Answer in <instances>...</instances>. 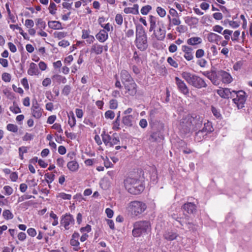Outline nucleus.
<instances>
[{"mask_svg": "<svg viewBox=\"0 0 252 252\" xmlns=\"http://www.w3.org/2000/svg\"><path fill=\"white\" fill-rule=\"evenodd\" d=\"M219 95L224 98H233V102L236 104L238 109L243 108L246 100V93L243 91H232L230 89L225 88L223 90L218 91Z\"/></svg>", "mask_w": 252, "mask_h": 252, "instance_id": "f257e3e1", "label": "nucleus"}, {"mask_svg": "<svg viewBox=\"0 0 252 252\" xmlns=\"http://www.w3.org/2000/svg\"><path fill=\"white\" fill-rule=\"evenodd\" d=\"M124 185L128 192L134 195L140 194L144 189L142 182L134 178H127L124 181Z\"/></svg>", "mask_w": 252, "mask_h": 252, "instance_id": "f03ea898", "label": "nucleus"}, {"mask_svg": "<svg viewBox=\"0 0 252 252\" xmlns=\"http://www.w3.org/2000/svg\"><path fill=\"white\" fill-rule=\"evenodd\" d=\"M181 76L189 85L195 88L201 89L207 87L204 80L195 74L184 71L182 73Z\"/></svg>", "mask_w": 252, "mask_h": 252, "instance_id": "7ed1b4c3", "label": "nucleus"}, {"mask_svg": "<svg viewBox=\"0 0 252 252\" xmlns=\"http://www.w3.org/2000/svg\"><path fill=\"white\" fill-rule=\"evenodd\" d=\"M132 234L134 237H138L148 234L151 231V224L149 220H138L133 223Z\"/></svg>", "mask_w": 252, "mask_h": 252, "instance_id": "20e7f679", "label": "nucleus"}, {"mask_svg": "<svg viewBox=\"0 0 252 252\" xmlns=\"http://www.w3.org/2000/svg\"><path fill=\"white\" fill-rule=\"evenodd\" d=\"M135 45L141 51L146 50L148 46L147 34L141 26L136 28Z\"/></svg>", "mask_w": 252, "mask_h": 252, "instance_id": "39448f33", "label": "nucleus"}, {"mask_svg": "<svg viewBox=\"0 0 252 252\" xmlns=\"http://www.w3.org/2000/svg\"><path fill=\"white\" fill-rule=\"evenodd\" d=\"M128 208L132 215L138 216L146 210L147 205L142 201H132L129 203Z\"/></svg>", "mask_w": 252, "mask_h": 252, "instance_id": "423d86ee", "label": "nucleus"}, {"mask_svg": "<svg viewBox=\"0 0 252 252\" xmlns=\"http://www.w3.org/2000/svg\"><path fill=\"white\" fill-rule=\"evenodd\" d=\"M188 116L189 121H190L191 122L190 124L192 130L196 131L201 127L203 122L202 117L198 115H195L194 116Z\"/></svg>", "mask_w": 252, "mask_h": 252, "instance_id": "0eeeda50", "label": "nucleus"}, {"mask_svg": "<svg viewBox=\"0 0 252 252\" xmlns=\"http://www.w3.org/2000/svg\"><path fill=\"white\" fill-rule=\"evenodd\" d=\"M191 122L189 119L188 116L183 118L180 122L179 129L182 132L188 133L192 129L191 124Z\"/></svg>", "mask_w": 252, "mask_h": 252, "instance_id": "6e6552de", "label": "nucleus"}, {"mask_svg": "<svg viewBox=\"0 0 252 252\" xmlns=\"http://www.w3.org/2000/svg\"><path fill=\"white\" fill-rule=\"evenodd\" d=\"M74 223V218L70 214H66L62 216L61 224L63 226L66 230H68L70 228L69 225H73Z\"/></svg>", "mask_w": 252, "mask_h": 252, "instance_id": "1a4fd4ad", "label": "nucleus"}, {"mask_svg": "<svg viewBox=\"0 0 252 252\" xmlns=\"http://www.w3.org/2000/svg\"><path fill=\"white\" fill-rule=\"evenodd\" d=\"M175 80L179 91L184 94H189V89L185 82L178 77H176Z\"/></svg>", "mask_w": 252, "mask_h": 252, "instance_id": "9d476101", "label": "nucleus"}, {"mask_svg": "<svg viewBox=\"0 0 252 252\" xmlns=\"http://www.w3.org/2000/svg\"><path fill=\"white\" fill-rule=\"evenodd\" d=\"M220 70L216 71L214 69H212L211 78L210 81L211 82L216 86L219 85L221 82L220 77Z\"/></svg>", "mask_w": 252, "mask_h": 252, "instance_id": "9b49d317", "label": "nucleus"}, {"mask_svg": "<svg viewBox=\"0 0 252 252\" xmlns=\"http://www.w3.org/2000/svg\"><path fill=\"white\" fill-rule=\"evenodd\" d=\"M124 87L127 93L130 95L133 96L137 93V85L134 81L124 85Z\"/></svg>", "mask_w": 252, "mask_h": 252, "instance_id": "f8f14e48", "label": "nucleus"}, {"mask_svg": "<svg viewBox=\"0 0 252 252\" xmlns=\"http://www.w3.org/2000/svg\"><path fill=\"white\" fill-rule=\"evenodd\" d=\"M31 110L32 112V115L35 118L39 119L42 116V110L39 107V105L36 101H35V103L33 102L31 108Z\"/></svg>", "mask_w": 252, "mask_h": 252, "instance_id": "ddd939ff", "label": "nucleus"}, {"mask_svg": "<svg viewBox=\"0 0 252 252\" xmlns=\"http://www.w3.org/2000/svg\"><path fill=\"white\" fill-rule=\"evenodd\" d=\"M121 78L124 85L128 83H130L134 80L130 74L126 70H123L121 71Z\"/></svg>", "mask_w": 252, "mask_h": 252, "instance_id": "4468645a", "label": "nucleus"}, {"mask_svg": "<svg viewBox=\"0 0 252 252\" xmlns=\"http://www.w3.org/2000/svg\"><path fill=\"white\" fill-rule=\"evenodd\" d=\"M182 208L187 213L189 214H193L196 212V205L191 202H188L183 206Z\"/></svg>", "mask_w": 252, "mask_h": 252, "instance_id": "2eb2a0df", "label": "nucleus"}, {"mask_svg": "<svg viewBox=\"0 0 252 252\" xmlns=\"http://www.w3.org/2000/svg\"><path fill=\"white\" fill-rule=\"evenodd\" d=\"M221 81L224 83L229 84L232 81L231 75L225 71L220 70Z\"/></svg>", "mask_w": 252, "mask_h": 252, "instance_id": "dca6fc26", "label": "nucleus"}, {"mask_svg": "<svg viewBox=\"0 0 252 252\" xmlns=\"http://www.w3.org/2000/svg\"><path fill=\"white\" fill-rule=\"evenodd\" d=\"M213 131V128L211 124L209 122L205 123L203 128L201 130H199L197 131V135H199L200 134H202L203 133H204L205 135H206L208 133H210Z\"/></svg>", "mask_w": 252, "mask_h": 252, "instance_id": "f3484780", "label": "nucleus"}, {"mask_svg": "<svg viewBox=\"0 0 252 252\" xmlns=\"http://www.w3.org/2000/svg\"><path fill=\"white\" fill-rule=\"evenodd\" d=\"M96 39L100 42H104L108 37L107 32L104 30H101L95 35Z\"/></svg>", "mask_w": 252, "mask_h": 252, "instance_id": "a211bd4d", "label": "nucleus"}, {"mask_svg": "<svg viewBox=\"0 0 252 252\" xmlns=\"http://www.w3.org/2000/svg\"><path fill=\"white\" fill-rule=\"evenodd\" d=\"M103 50V46L97 43H95L92 46L90 52L91 53H94L96 55H99L102 53Z\"/></svg>", "mask_w": 252, "mask_h": 252, "instance_id": "6ab92c4d", "label": "nucleus"}, {"mask_svg": "<svg viewBox=\"0 0 252 252\" xmlns=\"http://www.w3.org/2000/svg\"><path fill=\"white\" fill-rule=\"evenodd\" d=\"M139 6L137 4L133 5L132 7H126L124 8V11L126 14H133L137 15L139 14L138 11Z\"/></svg>", "mask_w": 252, "mask_h": 252, "instance_id": "aec40b11", "label": "nucleus"}, {"mask_svg": "<svg viewBox=\"0 0 252 252\" xmlns=\"http://www.w3.org/2000/svg\"><path fill=\"white\" fill-rule=\"evenodd\" d=\"M154 34L158 40H162L164 39L166 33V31L165 30L162 29L161 28H159L157 31L154 30Z\"/></svg>", "mask_w": 252, "mask_h": 252, "instance_id": "412c9836", "label": "nucleus"}, {"mask_svg": "<svg viewBox=\"0 0 252 252\" xmlns=\"http://www.w3.org/2000/svg\"><path fill=\"white\" fill-rule=\"evenodd\" d=\"M163 237L167 241H173L177 238L178 234L172 231H167L164 233Z\"/></svg>", "mask_w": 252, "mask_h": 252, "instance_id": "4be33fe9", "label": "nucleus"}, {"mask_svg": "<svg viewBox=\"0 0 252 252\" xmlns=\"http://www.w3.org/2000/svg\"><path fill=\"white\" fill-rule=\"evenodd\" d=\"M207 38L209 42H215L218 44V42L220 40L222 37L216 33L211 32L208 34Z\"/></svg>", "mask_w": 252, "mask_h": 252, "instance_id": "5701e85b", "label": "nucleus"}, {"mask_svg": "<svg viewBox=\"0 0 252 252\" xmlns=\"http://www.w3.org/2000/svg\"><path fill=\"white\" fill-rule=\"evenodd\" d=\"M48 25L50 28L54 30H60L63 29L62 24L59 21H50L48 22Z\"/></svg>", "mask_w": 252, "mask_h": 252, "instance_id": "b1692460", "label": "nucleus"}, {"mask_svg": "<svg viewBox=\"0 0 252 252\" xmlns=\"http://www.w3.org/2000/svg\"><path fill=\"white\" fill-rule=\"evenodd\" d=\"M187 42L189 45L195 46L201 43L202 39L199 37H192L189 38Z\"/></svg>", "mask_w": 252, "mask_h": 252, "instance_id": "393cba45", "label": "nucleus"}, {"mask_svg": "<svg viewBox=\"0 0 252 252\" xmlns=\"http://www.w3.org/2000/svg\"><path fill=\"white\" fill-rule=\"evenodd\" d=\"M134 120V117L132 115H127L123 118V124L127 126H131Z\"/></svg>", "mask_w": 252, "mask_h": 252, "instance_id": "a878e982", "label": "nucleus"}, {"mask_svg": "<svg viewBox=\"0 0 252 252\" xmlns=\"http://www.w3.org/2000/svg\"><path fill=\"white\" fill-rule=\"evenodd\" d=\"M67 166L69 170L72 172L77 171L79 168L78 163L73 160L68 162Z\"/></svg>", "mask_w": 252, "mask_h": 252, "instance_id": "bb28decb", "label": "nucleus"}, {"mask_svg": "<svg viewBox=\"0 0 252 252\" xmlns=\"http://www.w3.org/2000/svg\"><path fill=\"white\" fill-rule=\"evenodd\" d=\"M102 141L106 146H108V145H110V141L111 140V136H110L108 134L105 133V131H103L101 134Z\"/></svg>", "mask_w": 252, "mask_h": 252, "instance_id": "cd10ccee", "label": "nucleus"}, {"mask_svg": "<svg viewBox=\"0 0 252 252\" xmlns=\"http://www.w3.org/2000/svg\"><path fill=\"white\" fill-rule=\"evenodd\" d=\"M120 142L119 138L117 136L116 133H114L111 137V140L110 141V145L108 146L112 147L114 145L118 144Z\"/></svg>", "mask_w": 252, "mask_h": 252, "instance_id": "c85d7f7f", "label": "nucleus"}, {"mask_svg": "<svg viewBox=\"0 0 252 252\" xmlns=\"http://www.w3.org/2000/svg\"><path fill=\"white\" fill-rule=\"evenodd\" d=\"M68 123L69 126L72 127L75 126L76 124V120L74 114L72 112H70L69 114L68 115Z\"/></svg>", "mask_w": 252, "mask_h": 252, "instance_id": "c756f323", "label": "nucleus"}, {"mask_svg": "<svg viewBox=\"0 0 252 252\" xmlns=\"http://www.w3.org/2000/svg\"><path fill=\"white\" fill-rule=\"evenodd\" d=\"M156 21H157V18L152 16H150V27L149 28V31L152 32L155 30V29L156 26Z\"/></svg>", "mask_w": 252, "mask_h": 252, "instance_id": "7c9ffc66", "label": "nucleus"}, {"mask_svg": "<svg viewBox=\"0 0 252 252\" xmlns=\"http://www.w3.org/2000/svg\"><path fill=\"white\" fill-rule=\"evenodd\" d=\"M36 65L33 63H32L30 65V68L28 71V73L30 75H33L36 73Z\"/></svg>", "mask_w": 252, "mask_h": 252, "instance_id": "2f4dec72", "label": "nucleus"}, {"mask_svg": "<svg viewBox=\"0 0 252 252\" xmlns=\"http://www.w3.org/2000/svg\"><path fill=\"white\" fill-rule=\"evenodd\" d=\"M3 217L7 220H11L13 218V215L9 210H5L2 213Z\"/></svg>", "mask_w": 252, "mask_h": 252, "instance_id": "473e14b6", "label": "nucleus"}, {"mask_svg": "<svg viewBox=\"0 0 252 252\" xmlns=\"http://www.w3.org/2000/svg\"><path fill=\"white\" fill-rule=\"evenodd\" d=\"M53 78H54L59 83H62L63 84H65L66 82L65 77L60 75H54Z\"/></svg>", "mask_w": 252, "mask_h": 252, "instance_id": "72a5a7b5", "label": "nucleus"}, {"mask_svg": "<svg viewBox=\"0 0 252 252\" xmlns=\"http://www.w3.org/2000/svg\"><path fill=\"white\" fill-rule=\"evenodd\" d=\"M6 128L8 130L13 132H17L18 130L17 126L12 124H8Z\"/></svg>", "mask_w": 252, "mask_h": 252, "instance_id": "f704fd0d", "label": "nucleus"}, {"mask_svg": "<svg viewBox=\"0 0 252 252\" xmlns=\"http://www.w3.org/2000/svg\"><path fill=\"white\" fill-rule=\"evenodd\" d=\"M36 24L39 29L42 30L45 28L46 23L41 19H37L36 20Z\"/></svg>", "mask_w": 252, "mask_h": 252, "instance_id": "c9c22d12", "label": "nucleus"}, {"mask_svg": "<svg viewBox=\"0 0 252 252\" xmlns=\"http://www.w3.org/2000/svg\"><path fill=\"white\" fill-rule=\"evenodd\" d=\"M57 197L61 198L64 200H70L71 198V195L69 194H66L64 192H61L58 193L57 195Z\"/></svg>", "mask_w": 252, "mask_h": 252, "instance_id": "e433bc0d", "label": "nucleus"}, {"mask_svg": "<svg viewBox=\"0 0 252 252\" xmlns=\"http://www.w3.org/2000/svg\"><path fill=\"white\" fill-rule=\"evenodd\" d=\"M67 35V33L63 32H56L54 33V37L58 38L59 39H61Z\"/></svg>", "mask_w": 252, "mask_h": 252, "instance_id": "4c0bfd02", "label": "nucleus"}, {"mask_svg": "<svg viewBox=\"0 0 252 252\" xmlns=\"http://www.w3.org/2000/svg\"><path fill=\"white\" fill-rule=\"evenodd\" d=\"M151 9V6L147 5L142 7L141 9V13L143 15H147Z\"/></svg>", "mask_w": 252, "mask_h": 252, "instance_id": "58836bf2", "label": "nucleus"}, {"mask_svg": "<svg viewBox=\"0 0 252 252\" xmlns=\"http://www.w3.org/2000/svg\"><path fill=\"white\" fill-rule=\"evenodd\" d=\"M159 133L158 132H154L151 134L149 140L151 142H154L158 140V138L159 137Z\"/></svg>", "mask_w": 252, "mask_h": 252, "instance_id": "ea45409f", "label": "nucleus"}, {"mask_svg": "<svg viewBox=\"0 0 252 252\" xmlns=\"http://www.w3.org/2000/svg\"><path fill=\"white\" fill-rule=\"evenodd\" d=\"M49 10L50 13L52 15H54L56 13V11L57 10V6L54 2H50V6L49 7Z\"/></svg>", "mask_w": 252, "mask_h": 252, "instance_id": "a19ab883", "label": "nucleus"}, {"mask_svg": "<svg viewBox=\"0 0 252 252\" xmlns=\"http://www.w3.org/2000/svg\"><path fill=\"white\" fill-rule=\"evenodd\" d=\"M157 12L158 15L161 17H164L166 14L165 9L159 6H158L157 8Z\"/></svg>", "mask_w": 252, "mask_h": 252, "instance_id": "79ce46f5", "label": "nucleus"}, {"mask_svg": "<svg viewBox=\"0 0 252 252\" xmlns=\"http://www.w3.org/2000/svg\"><path fill=\"white\" fill-rule=\"evenodd\" d=\"M105 117L106 119H113L115 117V113L111 110H108L105 113Z\"/></svg>", "mask_w": 252, "mask_h": 252, "instance_id": "37998d69", "label": "nucleus"}, {"mask_svg": "<svg viewBox=\"0 0 252 252\" xmlns=\"http://www.w3.org/2000/svg\"><path fill=\"white\" fill-rule=\"evenodd\" d=\"M11 75L9 73L4 72L2 74V79L5 82H9L11 80Z\"/></svg>", "mask_w": 252, "mask_h": 252, "instance_id": "c03bdc74", "label": "nucleus"}, {"mask_svg": "<svg viewBox=\"0 0 252 252\" xmlns=\"http://www.w3.org/2000/svg\"><path fill=\"white\" fill-rule=\"evenodd\" d=\"M167 61L169 63V64L170 65L172 66L173 67H175V68L178 67V64L171 57H168L167 58Z\"/></svg>", "mask_w": 252, "mask_h": 252, "instance_id": "a18cd8bd", "label": "nucleus"}, {"mask_svg": "<svg viewBox=\"0 0 252 252\" xmlns=\"http://www.w3.org/2000/svg\"><path fill=\"white\" fill-rule=\"evenodd\" d=\"M169 21H171L172 24L174 26H179L180 25L181 21L179 17H175L171 20L170 16H168Z\"/></svg>", "mask_w": 252, "mask_h": 252, "instance_id": "49530a36", "label": "nucleus"}, {"mask_svg": "<svg viewBox=\"0 0 252 252\" xmlns=\"http://www.w3.org/2000/svg\"><path fill=\"white\" fill-rule=\"evenodd\" d=\"M115 21L118 25H121L123 21L122 15L120 14H117L115 17Z\"/></svg>", "mask_w": 252, "mask_h": 252, "instance_id": "de8ad7c7", "label": "nucleus"}, {"mask_svg": "<svg viewBox=\"0 0 252 252\" xmlns=\"http://www.w3.org/2000/svg\"><path fill=\"white\" fill-rule=\"evenodd\" d=\"M211 110L213 114V115L217 118H219L221 117V114L220 113V112L216 109L215 107L212 106L211 107Z\"/></svg>", "mask_w": 252, "mask_h": 252, "instance_id": "09e8293b", "label": "nucleus"}, {"mask_svg": "<svg viewBox=\"0 0 252 252\" xmlns=\"http://www.w3.org/2000/svg\"><path fill=\"white\" fill-rule=\"evenodd\" d=\"M55 175L50 174L49 173L45 174V178L48 183H51L54 180Z\"/></svg>", "mask_w": 252, "mask_h": 252, "instance_id": "8fccbe9b", "label": "nucleus"}, {"mask_svg": "<svg viewBox=\"0 0 252 252\" xmlns=\"http://www.w3.org/2000/svg\"><path fill=\"white\" fill-rule=\"evenodd\" d=\"M71 91V87L69 85H65L62 90V94L65 95H68Z\"/></svg>", "mask_w": 252, "mask_h": 252, "instance_id": "3c124183", "label": "nucleus"}, {"mask_svg": "<svg viewBox=\"0 0 252 252\" xmlns=\"http://www.w3.org/2000/svg\"><path fill=\"white\" fill-rule=\"evenodd\" d=\"M110 108L112 109H115L118 107V102L116 99H112L109 102Z\"/></svg>", "mask_w": 252, "mask_h": 252, "instance_id": "603ef678", "label": "nucleus"}, {"mask_svg": "<svg viewBox=\"0 0 252 252\" xmlns=\"http://www.w3.org/2000/svg\"><path fill=\"white\" fill-rule=\"evenodd\" d=\"M3 189L5 191V194L6 195H10L13 193V190L12 188L9 186H4L3 188Z\"/></svg>", "mask_w": 252, "mask_h": 252, "instance_id": "864d4df0", "label": "nucleus"}, {"mask_svg": "<svg viewBox=\"0 0 252 252\" xmlns=\"http://www.w3.org/2000/svg\"><path fill=\"white\" fill-rule=\"evenodd\" d=\"M205 53L203 49H199L196 50L195 57L196 58H201L204 56Z\"/></svg>", "mask_w": 252, "mask_h": 252, "instance_id": "5fc2aeb1", "label": "nucleus"}, {"mask_svg": "<svg viewBox=\"0 0 252 252\" xmlns=\"http://www.w3.org/2000/svg\"><path fill=\"white\" fill-rule=\"evenodd\" d=\"M120 116H118L116 120L114 122L113 129L115 130H118L120 128Z\"/></svg>", "mask_w": 252, "mask_h": 252, "instance_id": "6e6d98bb", "label": "nucleus"}, {"mask_svg": "<svg viewBox=\"0 0 252 252\" xmlns=\"http://www.w3.org/2000/svg\"><path fill=\"white\" fill-rule=\"evenodd\" d=\"M243 65V62L242 61H238V62H237L233 65V69L236 70V71H238L239 70V69H241V68L242 67Z\"/></svg>", "mask_w": 252, "mask_h": 252, "instance_id": "4d7b16f0", "label": "nucleus"}, {"mask_svg": "<svg viewBox=\"0 0 252 252\" xmlns=\"http://www.w3.org/2000/svg\"><path fill=\"white\" fill-rule=\"evenodd\" d=\"M184 57L188 61H191L193 59V55L192 52L185 53Z\"/></svg>", "mask_w": 252, "mask_h": 252, "instance_id": "13d9d810", "label": "nucleus"}, {"mask_svg": "<svg viewBox=\"0 0 252 252\" xmlns=\"http://www.w3.org/2000/svg\"><path fill=\"white\" fill-rule=\"evenodd\" d=\"M232 31L229 30H225L222 34L224 35V38L226 40L230 39L229 36L232 34Z\"/></svg>", "mask_w": 252, "mask_h": 252, "instance_id": "bf43d9fd", "label": "nucleus"}, {"mask_svg": "<svg viewBox=\"0 0 252 252\" xmlns=\"http://www.w3.org/2000/svg\"><path fill=\"white\" fill-rule=\"evenodd\" d=\"M17 237L19 240L24 241L26 240L27 236L25 233L21 232L18 234Z\"/></svg>", "mask_w": 252, "mask_h": 252, "instance_id": "052dcab7", "label": "nucleus"}, {"mask_svg": "<svg viewBox=\"0 0 252 252\" xmlns=\"http://www.w3.org/2000/svg\"><path fill=\"white\" fill-rule=\"evenodd\" d=\"M31 198H34V196H32L31 195H24L23 196H22L21 197H19L18 199V202H21L24 201V200L29 199Z\"/></svg>", "mask_w": 252, "mask_h": 252, "instance_id": "680f3d73", "label": "nucleus"}, {"mask_svg": "<svg viewBox=\"0 0 252 252\" xmlns=\"http://www.w3.org/2000/svg\"><path fill=\"white\" fill-rule=\"evenodd\" d=\"M28 234L31 237H34L36 235V231L33 228H30L27 230Z\"/></svg>", "mask_w": 252, "mask_h": 252, "instance_id": "e2e57ef3", "label": "nucleus"}, {"mask_svg": "<svg viewBox=\"0 0 252 252\" xmlns=\"http://www.w3.org/2000/svg\"><path fill=\"white\" fill-rule=\"evenodd\" d=\"M10 110L12 112H13L15 114H18V113H21V112L20 108L18 106H11L10 107Z\"/></svg>", "mask_w": 252, "mask_h": 252, "instance_id": "0e129e2a", "label": "nucleus"}, {"mask_svg": "<svg viewBox=\"0 0 252 252\" xmlns=\"http://www.w3.org/2000/svg\"><path fill=\"white\" fill-rule=\"evenodd\" d=\"M52 128L54 129L57 130L59 133L63 132V129L61 128V126L59 124L56 123L54 124L52 126Z\"/></svg>", "mask_w": 252, "mask_h": 252, "instance_id": "69168bd1", "label": "nucleus"}, {"mask_svg": "<svg viewBox=\"0 0 252 252\" xmlns=\"http://www.w3.org/2000/svg\"><path fill=\"white\" fill-rule=\"evenodd\" d=\"M25 25L27 28H32L34 25V22L32 20L27 19L25 21Z\"/></svg>", "mask_w": 252, "mask_h": 252, "instance_id": "338daca9", "label": "nucleus"}, {"mask_svg": "<svg viewBox=\"0 0 252 252\" xmlns=\"http://www.w3.org/2000/svg\"><path fill=\"white\" fill-rule=\"evenodd\" d=\"M182 50L184 53L187 52L189 53V52H192V49L191 47L188 46L187 45H183L182 46Z\"/></svg>", "mask_w": 252, "mask_h": 252, "instance_id": "774afa93", "label": "nucleus"}]
</instances>
